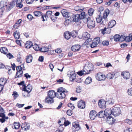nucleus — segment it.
<instances>
[{"label": "nucleus", "instance_id": "1", "mask_svg": "<svg viewBox=\"0 0 132 132\" xmlns=\"http://www.w3.org/2000/svg\"><path fill=\"white\" fill-rule=\"evenodd\" d=\"M67 92L68 91L65 89L61 87L58 89L56 93H55L53 90H49L47 96H49V97L51 99L53 98L55 96L59 98L62 99L64 98L65 96V93Z\"/></svg>", "mask_w": 132, "mask_h": 132}, {"label": "nucleus", "instance_id": "2", "mask_svg": "<svg viewBox=\"0 0 132 132\" xmlns=\"http://www.w3.org/2000/svg\"><path fill=\"white\" fill-rule=\"evenodd\" d=\"M16 0H13L8 5L6 4V2H3V7L6 8V10L7 11H9L15 6L16 3Z\"/></svg>", "mask_w": 132, "mask_h": 132}, {"label": "nucleus", "instance_id": "3", "mask_svg": "<svg viewBox=\"0 0 132 132\" xmlns=\"http://www.w3.org/2000/svg\"><path fill=\"white\" fill-rule=\"evenodd\" d=\"M32 89V86L31 85L29 84L27 86H25L22 89V90L24 91H26L27 93V95H24V93H22V96L25 97H29L30 96L29 94L31 91Z\"/></svg>", "mask_w": 132, "mask_h": 132}, {"label": "nucleus", "instance_id": "4", "mask_svg": "<svg viewBox=\"0 0 132 132\" xmlns=\"http://www.w3.org/2000/svg\"><path fill=\"white\" fill-rule=\"evenodd\" d=\"M87 20V23L88 27L89 28H94L95 26V22L93 20L90 19V17H88V18H86Z\"/></svg>", "mask_w": 132, "mask_h": 132}, {"label": "nucleus", "instance_id": "5", "mask_svg": "<svg viewBox=\"0 0 132 132\" xmlns=\"http://www.w3.org/2000/svg\"><path fill=\"white\" fill-rule=\"evenodd\" d=\"M94 68V66L92 64H88L86 65L84 67L83 70L86 73L88 74L90 73V72L93 70Z\"/></svg>", "mask_w": 132, "mask_h": 132}, {"label": "nucleus", "instance_id": "6", "mask_svg": "<svg viewBox=\"0 0 132 132\" xmlns=\"http://www.w3.org/2000/svg\"><path fill=\"white\" fill-rule=\"evenodd\" d=\"M112 113L113 116H117L121 113L120 109L118 107H114L112 110Z\"/></svg>", "mask_w": 132, "mask_h": 132}, {"label": "nucleus", "instance_id": "7", "mask_svg": "<svg viewBox=\"0 0 132 132\" xmlns=\"http://www.w3.org/2000/svg\"><path fill=\"white\" fill-rule=\"evenodd\" d=\"M82 37L85 40L86 42L89 43L92 41V38H90V34L87 32L84 33L83 34Z\"/></svg>", "mask_w": 132, "mask_h": 132}, {"label": "nucleus", "instance_id": "8", "mask_svg": "<svg viewBox=\"0 0 132 132\" xmlns=\"http://www.w3.org/2000/svg\"><path fill=\"white\" fill-rule=\"evenodd\" d=\"M96 79L99 81L104 80L105 79L106 77L105 75L102 73L100 72L97 74L96 76Z\"/></svg>", "mask_w": 132, "mask_h": 132}, {"label": "nucleus", "instance_id": "9", "mask_svg": "<svg viewBox=\"0 0 132 132\" xmlns=\"http://www.w3.org/2000/svg\"><path fill=\"white\" fill-rule=\"evenodd\" d=\"M97 116V113L95 111L92 110L89 113V116L90 119L94 120Z\"/></svg>", "mask_w": 132, "mask_h": 132}, {"label": "nucleus", "instance_id": "10", "mask_svg": "<svg viewBox=\"0 0 132 132\" xmlns=\"http://www.w3.org/2000/svg\"><path fill=\"white\" fill-rule=\"evenodd\" d=\"M30 127L29 124L25 122L22 123L21 126V128L25 130H28L29 129Z\"/></svg>", "mask_w": 132, "mask_h": 132}, {"label": "nucleus", "instance_id": "11", "mask_svg": "<svg viewBox=\"0 0 132 132\" xmlns=\"http://www.w3.org/2000/svg\"><path fill=\"white\" fill-rule=\"evenodd\" d=\"M107 122L110 125L113 124L115 122L114 119L111 116L106 117Z\"/></svg>", "mask_w": 132, "mask_h": 132}, {"label": "nucleus", "instance_id": "12", "mask_svg": "<svg viewBox=\"0 0 132 132\" xmlns=\"http://www.w3.org/2000/svg\"><path fill=\"white\" fill-rule=\"evenodd\" d=\"M96 20L97 22L98 23H100V24H104L102 16H101L100 14L98 15L96 18Z\"/></svg>", "mask_w": 132, "mask_h": 132}, {"label": "nucleus", "instance_id": "13", "mask_svg": "<svg viewBox=\"0 0 132 132\" xmlns=\"http://www.w3.org/2000/svg\"><path fill=\"white\" fill-rule=\"evenodd\" d=\"M104 112V115L106 116V118L108 117L111 116L110 115L112 114V110L109 108L107 109Z\"/></svg>", "mask_w": 132, "mask_h": 132}, {"label": "nucleus", "instance_id": "14", "mask_svg": "<svg viewBox=\"0 0 132 132\" xmlns=\"http://www.w3.org/2000/svg\"><path fill=\"white\" fill-rule=\"evenodd\" d=\"M85 102L82 100L78 102V106L80 109H84L85 107Z\"/></svg>", "mask_w": 132, "mask_h": 132}, {"label": "nucleus", "instance_id": "15", "mask_svg": "<svg viewBox=\"0 0 132 132\" xmlns=\"http://www.w3.org/2000/svg\"><path fill=\"white\" fill-rule=\"evenodd\" d=\"M121 75L125 79H129L130 77V74L128 72H123Z\"/></svg>", "mask_w": 132, "mask_h": 132}, {"label": "nucleus", "instance_id": "16", "mask_svg": "<svg viewBox=\"0 0 132 132\" xmlns=\"http://www.w3.org/2000/svg\"><path fill=\"white\" fill-rule=\"evenodd\" d=\"M61 13L64 17L69 18H70V13L66 11L65 10H63L61 11Z\"/></svg>", "mask_w": 132, "mask_h": 132}, {"label": "nucleus", "instance_id": "17", "mask_svg": "<svg viewBox=\"0 0 132 132\" xmlns=\"http://www.w3.org/2000/svg\"><path fill=\"white\" fill-rule=\"evenodd\" d=\"M39 50L42 52H47L48 53L50 52V51L49 50V48L46 46L42 47Z\"/></svg>", "mask_w": 132, "mask_h": 132}, {"label": "nucleus", "instance_id": "18", "mask_svg": "<svg viewBox=\"0 0 132 132\" xmlns=\"http://www.w3.org/2000/svg\"><path fill=\"white\" fill-rule=\"evenodd\" d=\"M80 47V46L79 45H75L72 46L71 47V49L72 51L75 52L79 51Z\"/></svg>", "mask_w": 132, "mask_h": 132}, {"label": "nucleus", "instance_id": "19", "mask_svg": "<svg viewBox=\"0 0 132 132\" xmlns=\"http://www.w3.org/2000/svg\"><path fill=\"white\" fill-rule=\"evenodd\" d=\"M116 24V21L114 20H111L108 24L109 28H111L114 27Z\"/></svg>", "mask_w": 132, "mask_h": 132}, {"label": "nucleus", "instance_id": "20", "mask_svg": "<svg viewBox=\"0 0 132 132\" xmlns=\"http://www.w3.org/2000/svg\"><path fill=\"white\" fill-rule=\"evenodd\" d=\"M32 60V57L31 55L29 54L26 57V60L27 63H31Z\"/></svg>", "mask_w": 132, "mask_h": 132}, {"label": "nucleus", "instance_id": "21", "mask_svg": "<svg viewBox=\"0 0 132 132\" xmlns=\"http://www.w3.org/2000/svg\"><path fill=\"white\" fill-rule=\"evenodd\" d=\"M72 125L75 128L76 130L78 131L80 129V128L79 123L74 122H73Z\"/></svg>", "mask_w": 132, "mask_h": 132}, {"label": "nucleus", "instance_id": "22", "mask_svg": "<svg viewBox=\"0 0 132 132\" xmlns=\"http://www.w3.org/2000/svg\"><path fill=\"white\" fill-rule=\"evenodd\" d=\"M79 17V16H78V14L73 15L72 16V18H73V20H72V21L75 22H78L79 20L80 19Z\"/></svg>", "mask_w": 132, "mask_h": 132}, {"label": "nucleus", "instance_id": "23", "mask_svg": "<svg viewBox=\"0 0 132 132\" xmlns=\"http://www.w3.org/2000/svg\"><path fill=\"white\" fill-rule=\"evenodd\" d=\"M22 2H21L20 0H16V7H19L20 9L23 6V4L22 3Z\"/></svg>", "mask_w": 132, "mask_h": 132}, {"label": "nucleus", "instance_id": "24", "mask_svg": "<svg viewBox=\"0 0 132 132\" xmlns=\"http://www.w3.org/2000/svg\"><path fill=\"white\" fill-rule=\"evenodd\" d=\"M32 45V43L31 41L27 42L25 44V47L26 48H30Z\"/></svg>", "mask_w": 132, "mask_h": 132}, {"label": "nucleus", "instance_id": "25", "mask_svg": "<svg viewBox=\"0 0 132 132\" xmlns=\"http://www.w3.org/2000/svg\"><path fill=\"white\" fill-rule=\"evenodd\" d=\"M110 13L109 10L108 9H106L104 12L103 14V18L104 19H106Z\"/></svg>", "mask_w": 132, "mask_h": 132}, {"label": "nucleus", "instance_id": "26", "mask_svg": "<svg viewBox=\"0 0 132 132\" xmlns=\"http://www.w3.org/2000/svg\"><path fill=\"white\" fill-rule=\"evenodd\" d=\"M13 35L16 39H18L20 37L19 32L18 31H16L14 32Z\"/></svg>", "mask_w": 132, "mask_h": 132}, {"label": "nucleus", "instance_id": "27", "mask_svg": "<svg viewBox=\"0 0 132 132\" xmlns=\"http://www.w3.org/2000/svg\"><path fill=\"white\" fill-rule=\"evenodd\" d=\"M6 82V80L5 78H2L0 79V85L4 86Z\"/></svg>", "mask_w": 132, "mask_h": 132}, {"label": "nucleus", "instance_id": "28", "mask_svg": "<svg viewBox=\"0 0 132 132\" xmlns=\"http://www.w3.org/2000/svg\"><path fill=\"white\" fill-rule=\"evenodd\" d=\"M46 103H52L54 102L53 99H51L49 96H47L46 98Z\"/></svg>", "mask_w": 132, "mask_h": 132}, {"label": "nucleus", "instance_id": "29", "mask_svg": "<svg viewBox=\"0 0 132 132\" xmlns=\"http://www.w3.org/2000/svg\"><path fill=\"white\" fill-rule=\"evenodd\" d=\"M92 82V79L90 77H88L87 78L85 81V83L86 84H90Z\"/></svg>", "mask_w": 132, "mask_h": 132}, {"label": "nucleus", "instance_id": "30", "mask_svg": "<svg viewBox=\"0 0 132 132\" xmlns=\"http://www.w3.org/2000/svg\"><path fill=\"white\" fill-rule=\"evenodd\" d=\"M114 75L115 74L113 73H109L107 75L106 77L108 79H111L113 78Z\"/></svg>", "mask_w": 132, "mask_h": 132}, {"label": "nucleus", "instance_id": "31", "mask_svg": "<svg viewBox=\"0 0 132 132\" xmlns=\"http://www.w3.org/2000/svg\"><path fill=\"white\" fill-rule=\"evenodd\" d=\"M104 112L101 111L97 114V116L99 118H102L104 117Z\"/></svg>", "mask_w": 132, "mask_h": 132}, {"label": "nucleus", "instance_id": "32", "mask_svg": "<svg viewBox=\"0 0 132 132\" xmlns=\"http://www.w3.org/2000/svg\"><path fill=\"white\" fill-rule=\"evenodd\" d=\"M79 16V18L80 19H85V12H83L80 14H78Z\"/></svg>", "mask_w": 132, "mask_h": 132}, {"label": "nucleus", "instance_id": "33", "mask_svg": "<svg viewBox=\"0 0 132 132\" xmlns=\"http://www.w3.org/2000/svg\"><path fill=\"white\" fill-rule=\"evenodd\" d=\"M64 36L65 39L67 40H68L70 39L71 37V36L70 34V33L69 32H67L65 33H64Z\"/></svg>", "mask_w": 132, "mask_h": 132}, {"label": "nucleus", "instance_id": "34", "mask_svg": "<svg viewBox=\"0 0 132 132\" xmlns=\"http://www.w3.org/2000/svg\"><path fill=\"white\" fill-rule=\"evenodd\" d=\"M72 21V20L71 19V18L70 17L68 19H65L64 22V24L65 26H68Z\"/></svg>", "mask_w": 132, "mask_h": 132}, {"label": "nucleus", "instance_id": "35", "mask_svg": "<svg viewBox=\"0 0 132 132\" xmlns=\"http://www.w3.org/2000/svg\"><path fill=\"white\" fill-rule=\"evenodd\" d=\"M23 72L22 70L19 71H17L16 73V77L17 78L21 77L22 76V74Z\"/></svg>", "mask_w": 132, "mask_h": 132}, {"label": "nucleus", "instance_id": "36", "mask_svg": "<svg viewBox=\"0 0 132 132\" xmlns=\"http://www.w3.org/2000/svg\"><path fill=\"white\" fill-rule=\"evenodd\" d=\"M0 51L2 53L4 54H6L7 51V48L4 47L1 48L0 49Z\"/></svg>", "mask_w": 132, "mask_h": 132}, {"label": "nucleus", "instance_id": "37", "mask_svg": "<svg viewBox=\"0 0 132 132\" xmlns=\"http://www.w3.org/2000/svg\"><path fill=\"white\" fill-rule=\"evenodd\" d=\"M34 15L36 16H40L42 15V13L39 11H36L34 12Z\"/></svg>", "mask_w": 132, "mask_h": 132}, {"label": "nucleus", "instance_id": "38", "mask_svg": "<svg viewBox=\"0 0 132 132\" xmlns=\"http://www.w3.org/2000/svg\"><path fill=\"white\" fill-rule=\"evenodd\" d=\"M13 125H14V128L16 129H18L20 127V125L19 123L14 122Z\"/></svg>", "mask_w": 132, "mask_h": 132}, {"label": "nucleus", "instance_id": "39", "mask_svg": "<svg viewBox=\"0 0 132 132\" xmlns=\"http://www.w3.org/2000/svg\"><path fill=\"white\" fill-rule=\"evenodd\" d=\"M70 33L71 36L74 38L76 37L77 35V32L75 30L72 31L71 32H70Z\"/></svg>", "mask_w": 132, "mask_h": 132}, {"label": "nucleus", "instance_id": "40", "mask_svg": "<svg viewBox=\"0 0 132 132\" xmlns=\"http://www.w3.org/2000/svg\"><path fill=\"white\" fill-rule=\"evenodd\" d=\"M98 44L97 42L94 41L92 42V43L90 44V46L92 48H93L96 47Z\"/></svg>", "mask_w": 132, "mask_h": 132}, {"label": "nucleus", "instance_id": "41", "mask_svg": "<svg viewBox=\"0 0 132 132\" xmlns=\"http://www.w3.org/2000/svg\"><path fill=\"white\" fill-rule=\"evenodd\" d=\"M12 95L13 96L14 99H16L19 96L18 93L16 91H14Z\"/></svg>", "mask_w": 132, "mask_h": 132}, {"label": "nucleus", "instance_id": "42", "mask_svg": "<svg viewBox=\"0 0 132 132\" xmlns=\"http://www.w3.org/2000/svg\"><path fill=\"white\" fill-rule=\"evenodd\" d=\"M120 36L118 35H116L114 37V39L115 41H118L120 40Z\"/></svg>", "mask_w": 132, "mask_h": 132}, {"label": "nucleus", "instance_id": "43", "mask_svg": "<svg viewBox=\"0 0 132 132\" xmlns=\"http://www.w3.org/2000/svg\"><path fill=\"white\" fill-rule=\"evenodd\" d=\"M125 41H126L127 42H129L132 40V37H131V35L130 34L129 36L125 37Z\"/></svg>", "mask_w": 132, "mask_h": 132}, {"label": "nucleus", "instance_id": "44", "mask_svg": "<svg viewBox=\"0 0 132 132\" xmlns=\"http://www.w3.org/2000/svg\"><path fill=\"white\" fill-rule=\"evenodd\" d=\"M76 74L75 73L71 76L69 77L70 80L71 81L73 80L76 78Z\"/></svg>", "mask_w": 132, "mask_h": 132}, {"label": "nucleus", "instance_id": "45", "mask_svg": "<svg viewBox=\"0 0 132 132\" xmlns=\"http://www.w3.org/2000/svg\"><path fill=\"white\" fill-rule=\"evenodd\" d=\"M61 120H64L65 121L64 122V126H66L70 124V122L68 121H65V119L64 117L62 118L61 119Z\"/></svg>", "mask_w": 132, "mask_h": 132}, {"label": "nucleus", "instance_id": "46", "mask_svg": "<svg viewBox=\"0 0 132 132\" xmlns=\"http://www.w3.org/2000/svg\"><path fill=\"white\" fill-rule=\"evenodd\" d=\"M38 0H25L26 3L29 4L32 3L34 1H36Z\"/></svg>", "mask_w": 132, "mask_h": 132}, {"label": "nucleus", "instance_id": "47", "mask_svg": "<svg viewBox=\"0 0 132 132\" xmlns=\"http://www.w3.org/2000/svg\"><path fill=\"white\" fill-rule=\"evenodd\" d=\"M77 74L81 76H82V75H83L84 74H86V72H85V71H84V70H82L80 71L79 72H77Z\"/></svg>", "mask_w": 132, "mask_h": 132}, {"label": "nucleus", "instance_id": "48", "mask_svg": "<svg viewBox=\"0 0 132 132\" xmlns=\"http://www.w3.org/2000/svg\"><path fill=\"white\" fill-rule=\"evenodd\" d=\"M94 11V9H90L88 11V13L89 16H91L93 15Z\"/></svg>", "mask_w": 132, "mask_h": 132}, {"label": "nucleus", "instance_id": "49", "mask_svg": "<svg viewBox=\"0 0 132 132\" xmlns=\"http://www.w3.org/2000/svg\"><path fill=\"white\" fill-rule=\"evenodd\" d=\"M42 15V16L41 17L42 18V20L43 21H44L45 20H47L48 18L47 15V14L44 15Z\"/></svg>", "mask_w": 132, "mask_h": 132}, {"label": "nucleus", "instance_id": "50", "mask_svg": "<svg viewBox=\"0 0 132 132\" xmlns=\"http://www.w3.org/2000/svg\"><path fill=\"white\" fill-rule=\"evenodd\" d=\"M22 20L21 19H19L17 21L16 23H15V24L13 26V28H17V27H16V24H20Z\"/></svg>", "mask_w": 132, "mask_h": 132}, {"label": "nucleus", "instance_id": "51", "mask_svg": "<svg viewBox=\"0 0 132 132\" xmlns=\"http://www.w3.org/2000/svg\"><path fill=\"white\" fill-rule=\"evenodd\" d=\"M75 73L74 72L70 71L68 72L67 76L68 77H70Z\"/></svg>", "mask_w": 132, "mask_h": 132}, {"label": "nucleus", "instance_id": "52", "mask_svg": "<svg viewBox=\"0 0 132 132\" xmlns=\"http://www.w3.org/2000/svg\"><path fill=\"white\" fill-rule=\"evenodd\" d=\"M32 46L34 49L36 51H37L39 49V47L37 44L32 45Z\"/></svg>", "mask_w": 132, "mask_h": 132}, {"label": "nucleus", "instance_id": "53", "mask_svg": "<svg viewBox=\"0 0 132 132\" xmlns=\"http://www.w3.org/2000/svg\"><path fill=\"white\" fill-rule=\"evenodd\" d=\"M109 44L108 40H104L102 42V44L103 46H108Z\"/></svg>", "mask_w": 132, "mask_h": 132}, {"label": "nucleus", "instance_id": "54", "mask_svg": "<svg viewBox=\"0 0 132 132\" xmlns=\"http://www.w3.org/2000/svg\"><path fill=\"white\" fill-rule=\"evenodd\" d=\"M125 36L124 35H121V36H120V40L121 42L125 40Z\"/></svg>", "mask_w": 132, "mask_h": 132}, {"label": "nucleus", "instance_id": "55", "mask_svg": "<svg viewBox=\"0 0 132 132\" xmlns=\"http://www.w3.org/2000/svg\"><path fill=\"white\" fill-rule=\"evenodd\" d=\"M127 92L129 95L132 96V88H129L127 90Z\"/></svg>", "mask_w": 132, "mask_h": 132}, {"label": "nucleus", "instance_id": "56", "mask_svg": "<svg viewBox=\"0 0 132 132\" xmlns=\"http://www.w3.org/2000/svg\"><path fill=\"white\" fill-rule=\"evenodd\" d=\"M81 91V88L80 86L77 87L76 88V91L78 93H80Z\"/></svg>", "mask_w": 132, "mask_h": 132}, {"label": "nucleus", "instance_id": "57", "mask_svg": "<svg viewBox=\"0 0 132 132\" xmlns=\"http://www.w3.org/2000/svg\"><path fill=\"white\" fill-rule=\"evenodd\" d=\"M68 106L69 107H70L72 110H73L75 108L73 105L71 103H68Z\"/></svg>", "mask_w": 132, "mask_h": 132}, {"label": "nucleus", "instance_id": "58", "mask_svg": "<svg viewBox=\"0 0 132 132\" xmlns=\"http://www.w3.org/2000/svg\"><path fill=\"white\" fill-rule=\"evenodd\" d=\"M67 113L68 116H71L72 113V111L70 110H69L67 111Z\"/></svg>", "mask_w": 132, "mask_h": 132}, {"label": "nucleus", "instance_id": "59", "mask_svg": "<svg viewBox=\"0 0 132 132\" xmlns=\"http://www.w3.org/2000/svg\"><path fill=\"white\" fill-rule=\"evenodd\" d=\"M125 122H126L129 125L132 123V121L128 119H126L125 120Z\"/></svg>", "mask_w": 132, "mask_h": 132}, {"label": "nucleus", "instance_id": "60", "mask_svg": "<svg viewBox=\"0 0 132 132\" xmlns=\"http://www.w3.org/2000/svg\"><path fill=\"white\" fill-rule=\"evenodd\" d=\"M7 56L9 59L13 58L14 57L10 53H9L7 54Z\"/></svg>", "mask_w": 132, "mask_h": 132}, {"label": "nucleus", "instance_id": "61", "mask_svg": "<svg viewBox=\"0 0 132 132\" xmlns=\"http://www.w3.org/2000/svg\"><path fill=\"white\" fill-rule=\"evenodd\" d=\"M44 59V57L43 56H40L38 59V60L39 61L42 62L43 61Z\"/></svg>", "mask_w": 132, "mask_h": 132}, {"label": "nucleus", "instance_id": "62", "mask_svg": "<svg viewBox=\"0 0 132 132\" xmlns=\"http://www.w3.org/2000/svg\"><path fill=\"white\" fill-rule=\"evenodd\" d=\"M43 122L41 121H39L38 122V124L39 127H41L43 126Z\"/></svg>", "mask_w": 132, "mask_h": 132}, {"label": "nucleus", "instance_id": "63", "mask_svg": "<svg viewBox=\"0 0 132 132\" xmlns=\"http://www.w3.org/2000/svg\"><path fill=\"white\" fill-rule=\"evenodd\" d=\"M95 41L97 42L98 44L100 43V38L99 37H97L96 38L94 39Z\"/></svg>", "mask_w": 132, "mask_h": 132}, {"label": "nucleus", "instance_id": "64", "mask_svg": "<svg viewBox=\"0 0 132 132\" xmlns=\"http://www.w3.org/2000/svg\"><path fill=\"white\" fill-rule=\"evenodd\" d=\"M27 17L28 19L30 20H32L33 18V17L32 15L29 14L28 15Z\"/></svg>", "mask_w": 132, "mask_h": 132}]
</instances>
